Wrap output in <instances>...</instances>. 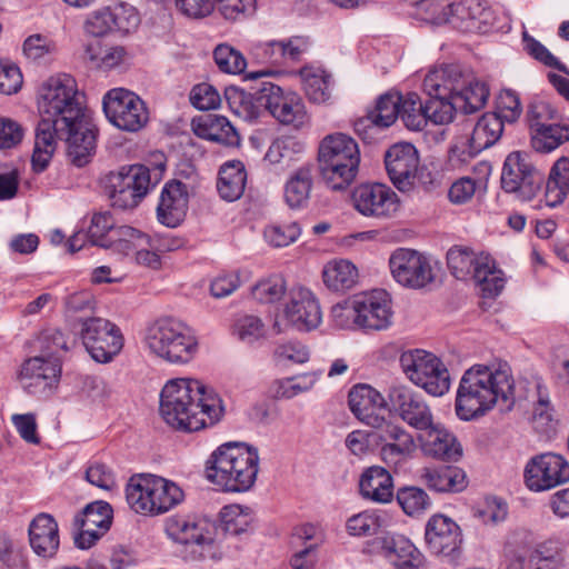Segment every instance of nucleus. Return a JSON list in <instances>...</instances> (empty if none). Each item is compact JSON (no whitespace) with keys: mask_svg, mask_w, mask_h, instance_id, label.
Here are the masks:
<instances>
[{"mask_svg":"<svg viewBox=\"0 0 569 569\" xmlns=\"http://www.w3.org/2000/svg\"><path fill=\"white\" fill-rule=\"evenodd\" d=\"M144 244H149V237L146 233L130 226H119L111 231L106 248L128 257Z\"/></svg>","mask_w":569,"mask_h":569,"instance_id":"42","label":"nucleus"},{"mask_svg":"<svg viewBox=\"0 0 569 569\" xmlns=\"http://www.w3.org/2000/svg\"><path fill=\"white\" fill-rule=\"evenodd\" d=\"M385 164L393 186L401 192L413 190L415 172L419 164L418 151L409 142L391 146L385 156Z\"/></svg>","mask_w":569,"mask_h":569,"instance_id":"20","label":"nucleus"},{"mask_svg":"<svg viewBox=\"0 0 569 569\" xmlns=\"http://www.w3.org/2000/svg\"><path fill=\"white\" fill-rule=\"evenodd\" d=\"M99 43H90L86 49L89 60L98 68L112 69L118 67L124 60V49L122 47L108 48L101 52H97Z\"/></svg>","mask_w":569,"mask_h":569,"instance_id":"58","label":"nucleus"},{"mask_svg":"<svg viewBox=\"0 0 569 569\" xmlns=\"http://www.w3.org/2000/svg\"><path fill=\"white\" fill-rule=\"evenodd\" d=\"M359 488L361 496L373 502L386 503L393 497L392 477L382 467L368 468L360 478Z\"/></svg>","mask_w":569,"mask_h":569,"instance_id":"33","label":"nucleus"},{"mask_svg":"<svg viewBox=\"0 0 569 569\" xmlns=\"http://www.w3.org/2000/svg\"><path fill=\"white\" fill-rule=\"evenodd\" d=\"M348 402L353 415L371 428L386 418L385 399L370 386L353 387L349 392Z\"/></svg>","mask_w":569,"mask_h":569,"instance_id":"29","label":"nucleus"},{"mask_svg":"<svg viewBox=\"0 0 569 569\" xmlns=\"http://www.w3.org/2000/svg\"><path fill=\"white\" fill-rule=\"evenodd\" d=\"M423 90L429 96L425 103L427 121L435 124L450 123L458 111L477 112L489 98L487 84L470 68L459 63L430 70L425 77Z\"/></svg>","mask_w":569,"mask_h":569,"instance_id":"1","label":"nucleus"},{"mask_svg":"<svg viewBox=\"0 0 569 569\" xmlns=\"http://www.w3.org/2000/svg\"><path fill=\"white\" fill-rule=\"evenodd\" d=\"M159 412L171 428L192 432L216 423L222 406L218 395L201 381L176 378L161 390Z\"/></svg>","mask_w":569,"mask_h":569,"instance_id":"3","label":"nucleus"},{"mask_svg":"<svg viewBox=\"0 0 569 569\" xmlns=\"http://www.w3.org/2000/svg\"><path fill=\"white\" fill-rule=\"evenodd\" d=\"M330 319L339 329H361L357 295L333 305Z\"/></svg>","mask_w":569,"mask_h":569,"instance_id":"49","label":"nucleus"},{"mask_svg":"<svg viewBox=\"0 0 569 569\" xmlns=\"http://www.w3.org/2000/svg\"><path fill=\"white\" fill-rule=\"evenodd\" d=\"M164 531L177 543L197 545L203 549L216 540V525L207 517L194 513L168 517L164 521Z\"/></svg>","mask_w":569,"mask_h":569,"instance_id":"16","label":"nucleus"},{"mask_svg":"<svg viewBox=\"0 0 569 569\" xmlns=\"http://www.w3.org/2000/svg\"><path fill=\"white\" fill-rule=\"evenodd\" d=\"M40 355L48 360H57L61 363V353L69 349L64 335L58 329H48L42 332Z\"/></svg>","mask_w":569,"mask_h":569,"instance_id":"59","label":"nucleus"},{"mask_svg":"<svg viewBox=\"0 0 569 569\" xmlns=\"http://www.w3.org/2000/svg\"><path fill=\"white\" fill-rule=\"evenodd\" d=\"M259 99L263 108L282 124L298 129L308 122L305 103L296 92L284 91L272 82H262Z\"/></svg>","mask_w":569,"mask_h":569,"instance_id":"14","label":"nucleus"},{"mask_svg":"<svg viewBox=\"0 0 569 569\" xmlns=\"http://www.w3.org/2000/svg\"><path fill=\"white\" fill-rule=\"evenodd\" d=\"M188 203V186L179 180L167 182L157 207L158 221L169 228L178 227L186 218Z\"/></svg>","mask_w":569,"mask_h":569,"instance_id":"28","label":"nucleus"},{"mask_svg":"<svg viewBox=\"0 0 569 569\" xmlns=\"http://www.w3.org/2000/svg\"><path fill=\"white\" fill-rule=\"evenodd\" d=\"M522 40L526 51L536 60L547 67L556 68L560 72L569 74L567 66L561 63L542 43L528 34L527 31L522 33Z\"/></svg>","mask_w":569,"mask_h":569,"instance_id":"61","label":"nucleus"},{"mask_svg":"<svg viewBox=\"0 0 569 569\" xmlns=\"http://www.w3.org/2000/svg\"><path fill=\"white\" fill-rule=\"evenodd\" d=\"M224 98L230 111L247 122L256 121L263 108L259 99V89L250 93L237 87H228L224 90Z\"/></svg>","mask_w":569,"mask_h":569,"instance_id":"36","label":"nucleus"},{"mask_svg":"<svg viewBox=\"0 0 569 569\" xmlns=\"http://www.w3.org/2000/svg\"><path fill=\"white\" fill-rule=\"evenodd\" d=\"M543 181L542 174L529 161L526 153L511 152L505 160L501 188L520 201L535 198Z\"/></svg>","mask_w":569,"mask_h":569,"instance_id":"13","label":"nucleus"},{"mask_svg":"<svg viewBox=\"0 0 569 569\" xmlns=\"http://www.w3.org/2000/svg\"><path fill=\"white\" fill-rule=\"evenodd\" d=\"M144 345L150 353L173 365L190 362L199 350L198 339L190 329L170 317L160 318L147 328Z\"/></svg>","mask_w":569,"mask_h":569,"instance_id":"7","label":"nucleus"},{"mask_svg":"<svg viewBox=\"0 0 569 569\" xmlns=\"http://www.w3.org/2000/svg\"><path fill=\"white\" fill-rule=\"evenodd\" d=\"M103 112L116 128L127 132H138L149 121L144 101L124 88L109 90L102 99Z\"/></svg>","mask_w":569,"mask_h":569,"instance_id":"12","label":"nucleus"},{"mask_svg":"<svg viewBox=\"0 0 569 569\" xmlns=\"http://www.w3.org/2000/svg\"><path fill=\"white\" fill-rule=\"evenodd\" d=\"M234 332L242 342L253 343L264 337L266 327L257 316L247 315L237 320Z\"/></svg>","mask_w":569,"mask_h":569,"instance_id":"63","label":"nucleus"},{"mask_svg":"<svg viewBox=\"0 0 569 569\" xmlns=\"http://www.w3.org/2000/svg\"><path fill=\"white\" fill-rule=\"evenodd\" d=\"M246 181L247 172L242 162H227L219 171L217 189L221 198L227 201H234L242 196Z\"/></svg>","mask_w":569,"mask_h":569,"instance_id":"38","label":"nucleus"},{"mask_svg":"<svg viewBox=\"0 0 569 569\" xmlns=\"http://www.w3.org/2000/svg\"><path fill=\"white\" fill-rule=\"evenodd\" d=\"M471 280L480 288L485 297H496L505 287L502 271L496 268L495 260L487 254H480Z\"/></svg>","mask_w":569,"mask_h":569,"instance_id":"41","label":"nucleus"},{"mask_svg":"<svg viewBox=\"0 0 569 569\" xmlns=\"http://www.w3.org/2000/svg\"><path fill=\"white\" fill-rule=\"evenodd\" d=\"M213 59L221 72L240 74L247 67L243 54L228 43H220L213 50Z\"/></svg>","mask_w":569,"mask_h":569,"instance_id":"50","label":"nucleus"},{"mask_svg":"<svg viewBox=\"0 0 569 569\" xmlns=\"http://www.w3.org/2000/svg\"><path fill=\"white\" fill-rule=\"evenodd\" d=\"M538 400L533 407L532 421L535 429L542 433H549L555 429L553 409L546 390L538 386Z\"/></svg>","mask_w":569,"mask_h":569,"instance_id":"56","label":"nucleus"},{"mask_svg":"<svg viewBox=\"0 0 569 569\" xmlns=\"http://www.w3.org/2000/svg\"><path fill=\"white\" fill-rule=\"evenodd\" d=\"M286 290L284 279L279 274H273L257 282L252 288V296L262 303H273L284 296Z\"/></svg>","mask_w":569,"mask_h":569,"instance_id":"53","label":"nucleus"},{"mask_svg":"<svg viewBox=\"0 0 569 569\" xmlns=\"http://www.w3.org/2000/svg\"><path fill=\"white\" fill-rule=\"evenodd\" d=\"M159 180L160 174L143 164L124 166L106 177V191L113 208L133 209Z\"/></svg>","mask_w":569,"mask_h":569,"instance_id":"9","label":"nucleus"},{"mask_svg":"<svg viewBox=\"0 0 569 569\" xmlns=\"http://www.w3.org/2000/svg\"><path fill=\"white\" fill-rule=\"evenodd\" d=\"M113 218L109 212H99L93 214L88 230V237L93 244L106 248L109 242V236L116 230Z\"/></svg>","mask_w":569,"mask_h":569,"instance_id":"62","label":"nucleus"},{"mask_svg":"<svg viewBox=\"0 0 569 569\" xmlns=\"http://www.w3.org/2000/svg\"><path fill=\"white\" fill-rule=\"evenodd\" d=\"M357 297L362 330L381 331L392 325L391 299L385 290H373Z\"/></svg>","mask_w":569,"mask_h":569,"instance_id":"26","label":"nucleus"},{"mask_svg":"<svg viewBox=\"0 0 569 569\" xmlns=\"http://www.w3.org/2000/svg\"><path fill=\"white\" fill-rule=\"evenodd\" d=\"M373 429L382 443L381 457L386 463L398 465L415 453L417 443L413 436L399 423L386 417Z\"/></svg>","mask_w":569,"mask_h":569,"instance_id":"21","label":"nucleus"},{"mask_svg":"<svg viewBox=\"0 0 569 569\" xmlns=\"http://www.w3.org/2000/svg\"><path fill=\"white\" fill-rule=\"evenodd\" d=\"M313 188L312 170L302 166L292 172L283 186V199L291 209H303L308 206Z\"/></svg>","mask_w":569,"mask_h":569,"instance_id":"34","label":"nucleus"},{"mask_svg":"<svg viewBox=\"0 0 569 569\" xmlns=\"http://www.w3.org/2000/svg\"><path fill=\"white\" fill-rule=\"evenodd\" d=\"M313 383L315 378L310 375L279 380L273 385V396L276 398L290 399L298 396L299 393L310 390Z\"/></svg>","mask_w":569,"mask_h":569,"instance_id":"60","label":"nucleus"},{"mask_svg":"<svg viewBox=\"0 0 569 569\" xmlns=\"http://www.w3.org/2000/svg\"><path fill=\"white\" fill-rule=\"evenodd\" d=\"M559 120L557 109L543 99H533L527 110V121L530 128V133L536 129H541Z\"/></svg>","mask_w":569,"mask_h":569,"instance_id":"52","label":"nucleus"},{"mask_svg":"<svg viewBox=\"0 0 569 569\" xmlns=\"http://www.w3.org/2000/svg\"><path fill=\"white\" fill-rule=\"evenodd\" d=\"M323 282L332 291H347L352 289L359 278L357 267L349 260H331L323 267Z\"/></svg>","mask_w":569,"mask_h":569,"instance_id":"37","label":"nucleus"},{"mask_svg":"<svg viewBox=\"0 0 569 569\" xmlns=\"http://www.w3.org/2000/svg\"><path fill=\"white\" fill-rule=\"evenodd\" d=\"M184 493L174 482L154 475H138L126 487V499L137 513L158 516L182 502Z\"/></svg>","mask_w":569,"mask_h":569,"instance_id":"8","label":"nucleus"},{"mask_svg":"<svg viewBox=\"0 0 569 569\" xmlns=\"http://www.w3.org/2000/svg\"><path fill=\"white\" fill-rule=\"evenodd\" d=\"M569 192V158L561 157L552 166L546 183L545 202L556 207L565 200Z\"/></svg>","mask_w":569,"mask_h":569,"instance_id":"39","label":"nucleus"},{"mask_svg":"<svg viewBox=\"0 0 569 569\" xmlns=\"http://www.w3.org/2000/svg\"><path fill=\"white\" fill-rule=\"evenodd\" d=\"M78 335L90 355L99 363L110 362L123 348V336L113 322L101 317L79 318Z\"/></svg>","mask_w":569,"mask_h":569,"instance_id":"11","label":"nucleus"},{"mask_svg":"<svg viewBox=\"0 0 569 569\" xmlns=\"http://www.w3.org/2000/svg\"><path fill=\"white\" fill-rule=\"evenodd\" d=\"M258 449L241 442L218 447L207 461V479L227 492H244L256 482Z\"/></svg>","mask_w":569,"mask_h":569,"instance_id":"5","label":"nucleus"},{"mask_svg":"<svg viewBox=\"0 0 569 569\" xmlns=\"http://www.w3.org/2000/svg\"><path fill=\"white\" fill-rule=\"evenodd\" d=\"M381 527V517L373 511H362L348 518L347 532L353 537H369L378 532Z\"/></svg>","mask_w":569,"mask_h":569,"instance_id":"54","label":"nucleus"},{"mask_svg":"<svg viewBox=\"0 0 569 569\" xmlns=\"http://www.w3.org/2000/svg\"><path fill=\"white\" fill-rule=\"evenodd\" d=\"M421 451L431 458L442 461H458L462 456V447L452 432L441 423L432 421L418 436Z\"/></svg>","mask_w":569,"mask_h":569,"instance_id":"27","label":"nucleus"},{"mask_svg":"<svg viewBox=\"0 0 569 569\" xmlns=\"http://www.w3.org/2000/svg\"><path fill=\"white\" fill-rule=\"evenodd\" d=\"M58 140L66 141L67 154L77 167L87 164L96 148V132L84 114L59 127Z\"/></svg>","mask_w":569,"mask_h":569,"instance_id":"19","label":"nucleus"},{"mask_svg":"<svg viewBox=\"0 0 569 569\" xmlns=\"http://www.w3.org/2000/svg\"><path fill=\"white\" fill-rule=\"evenodd\" d=\"M282 318L299 331H310L321 323L322 313L313 293L306 288H297L290 291Z\"/></svg>","mask_w":569,"mask_h":569,"instance_id":"22","label":"nucleus"},{"mask_svg":"<svg viewBox=\"0 0 569 569\" xmlns=\"http://www.w3.org/2000/svg\"><path fill=\"white\" fill-rule=\"evenodd\" d=\"M112 509L108 502L96 501L88 505L73 519V527H87L89 529H100V532H107L111 526Z\"/></svg>","mask_w":569,"mask_h":569,"instance_id":"46","label":"nucleus"},{"mask_svg":"<svg viewBox=\"0 0 569 569\" xmlns=\"http://www.w3.org/2000/svg\"><path fill=\"white\" fill-rule=\"evenodd\" d=\"M397 500L402 510L409 516L419 515L430 506L427 492L418 487H405L399 489Z\"/></svg>","mask_w":569,"mask_h":569,"instance_id":"55","label":"nucleus"},{"mask_svg":"<svg viewBox=\"0 0 569 569\" xmlns=\"http://www.w3.org/2000/svg\"><path fill=\"white\" fill-rule=\"evenodd\" d=\"M60 375L61 363L59 361L48 360L39 355L24 361L19 380L28 392L46 393L58 383Z\"/></svg>","mask_w":569,"mask_h":569,"instance_id":"25","label":"nucleus"},{"mask_svg":"<svg viewBox=\"0 0 569 569\" xmlns=\"http://www.w3.org/2000/svg\"><path fill=\"white\" fill-rule=\"evenodd\" d=\"M400 118L409 130L420 131L427 124L425 104L417 93L410 92L403 96Z\"/></svg>","mask_w":569,"mask_h":569,"instance_id":"51","label":"nucleus"},{"mask_svg":"<svg viewBox=\"0 0 569 569\" xmlns=\"http://www.w3.org/2000/svg\"><path fill=\"white\" fill-rule=\"evenodd\" d=\"M392 278L401 286L421 289L435 280L429 260L420 252L399 248L389 258Z\"/></svg>","mask_w":569,"mask_h":569,"instance_id":"15","label":"nucleus"},{"mask_svg":"<svg viewBox=\"0 0 569 569\" xmlns=\"http://www.w3.org/2000/svg\"><path fill=\"white\" fill-rule=\"evenodd\" d=\"M569 481V463L559 455L542 453L525 468V482L531 491H543Z\"/></svg>","mask_w":569,"mask_h":569,"instance_id":"18","label":"nucleus"},{"mask_svg":"<svg viewBox=\"0 0 569 569\" xmlns=\"http://www.w3.org/2000/svg\"><path fill=\"white\" fill-rule=\"evenodd\" d=\"M356 210L365 217L392 218L400 208L397 193L382 183H362L352 191Z\"/></svg>","mask_w":569,"mask_h":569,"instance_id":"17","label":"nucleus"},{"mask_svg":"<svg viewBox=\"0 0 569 569\" xmlns=\"http://www.w3.org/2000/svg\"><path fill=\"white\" fill-rule=\"evenodd\" d=\"M503 119L497 113H486L476 123L470 137V147L475 151L493 146L503 132Z\"/></svg>","mask_w":569,"mask_h":569,"instance_id":"40","label":"nucleus"},{"mask_svg":"<svg viewBox=\"0 0 569 569\" xmlns=\"http://www.w3.org/2000/svg\"><path fill=\"white\" fill-rule=\"evenodd\" d=\"M382 549L398 569H420L423 565L422 553L402 535L386 536Z\"/></svg>","mask_w":569,"mask_h":569,"instance_id":"32","label":"nucleus"},{"mask_svg":"<svg viewBox=\"0 0 569 569\" xmlns=\"http://www.w3.org/2000/svg\"><path fill=\"white\" fill-rule=\"evenodd\" d=\"M480 254L462 247H453L447 253V262L451 273L459 280L472 279Z\"/></svg>","mask_w":569,"mask_h":569,"instance_id":"47","label":"nucleus"},{"mask_svg":"<svg viewBox=\"0 0 569 569\" xmlns=\"http://www.w3.org/2000/svg\"><path fill=\"white\" fill-rule=\"evenodd\" d=\"M420 478L429 489L437 492H458L466 487L465 473L456 467H426Z\"/></svg>","mask_w":569,"mask_h":569,"instance_id":"35","label":"nucleus"},{"mask_svg":"<svg viewBox=\"0 0 569 569\" xmlns=\"http://www.w3.org/2000/svg\"><path fill=\"white\" fill-rule=\"evenodd\" d=\"M403 96L399 93H386L381 96L369 117L376 126L389 127L400 117Z\"/></svg>","mask_w":569,"mask_h":569,"instance_id":"48","label":"nucleus"},{"mask_svg":"<svg viewBox=\"0 0 569 569\" xmlns=\"http://www.w3.org/2000/svg\"><path fill=\"white\" fill-rule=\"evenodd\" d=\"M513 379L507 362L475 365L460 379L455 409L459 419L470 421L485 416L500 401L510 408Z\"/></svg>","mask_w":569,"mask_h":569,"instance_id":"4","label":"nucleus"},{"mask_svg":"<svg viewBox=\"0 0 569 569\" xmlns=\"http://www.w3.org/2000/svg\"><path fill=\"white\" fill-rule=\"evenodd\" d=\"M30 547L42 558H52L59 550L60 536L57 520L47 512L38 513L28 528Z\"/></svg>","mask_w":569,"mask_h":569,"instance_id":"30","label":"nucleus"},{"mask_svg":"<svg viewBox=\"0 0 569 569\" xmlns=\"http://www.w3.org/2000/svg\"><path fill=\"white\" fill-rule=\"evenodd\" d=\"M253 521L252 512L249 508L240 505H229L220 511V523L216 527L224 535L239 536L250 528Z\"/></svg>","mask_w":569,"mask_h":569,"instance_id":"44","label":"nucleus"},{"mask_svg":"<svg viewBox=\"0 0 569 569\" xmlns=\"http://www.w3.org/2000/svg\"><path fill=\"white\" fill-rule=\"evenodd\" d=\"M389 400L393 410L411 428L419 431L433 421V415L421 395L405 386H395L389 390Z\"/></svg>","mask_w":569,"mask_h":569,"instance_id":"23","label":"nucleus"},{"mask_svg":"<svg viewBox=\"0 0 569 569\" xmlns=\"http://www.w3.org/2000/svg\"><path fill=\"white\" fill-rule=\"evenodd\" d=\"M303 89L316 103L326 102L330 97V76L321 68L305 67L300 70Z\"/></svg>","mask_w":569,"mask_h":569,"instance_id":"45","label":"nucleus"},{"mask_svg":"<svg viewBox=\"0 0 569 569\" xmlns=\"http://www.w3.org/2000/svg\"><path fill=\"white\" fill-rule=\"evenodd\" d=\"M425 539L432 553L452 557L460 548L462 535L453 519L442 513H436L426 523Z\"/></svg>","mask_w":569,"mask_h":569,"instance_id":"24","label":"nucleus"},{"mask_svg":"<svg viewBox=\"0 0 569 569\" xmlns=\"http://www.w3.org/2000/svg\"><path fill=\"white\" fill-rule=\"evenodd\" d=\"M569 141V123L553 122L531 133L532 148L541 153H548Z\"/></svg>","mask_w":569,"mask_h":569,"instance_id":"43","label":"nucleus"},{"mask_svg":"<svg viewBox=\"0 0 569 569\" xmlns=\"http://www.w3.org/2000/svg\"><path fill=\"white\" fill-rule=\"evenodd\" d=\"M193 133L212 142L223 146H237L239 143V136L230 123V121L218 114H204L198 117L191 122Z\"/></svg>","mask_w":569,"mask_h":569,"instance_id":"31","label":"nucleus"},{"mask_svg":"<svg viewBox=\"0 0 569 569\" xmlns=\"http://www.w3.org/2000/svg\"><path fill=\"white\" fill-rule=\"evenodd\" d=\"M303 150V144L291 137L276 139L264 156V159L271 164H278L286 160H291L296 153Z\"/></svg>","mask_w":569,"mask_h":569,"instance_id":"57","label":"nucleus"},{"mask_svg":"<svg viewBox=\"0 0 569 569\" xmlns=\"http://www.w3.org/2000/svg\"><path fill=\"white\" fill-rule=\"evenodd\" d=\"M191 104L199 110L216 109L221 103V97L218 90L209 83H199L190 92Z\"/></svg>","mask_w":569,"mask_h":569,"instance_id":"64","label":"nucleus"},{"mask_svg":"<svg viewBox=\"0 0 569 569\" xmlns=\"http://www.w3.org/2000/svg\"><path fill=\"white\" fill-rule=\"evenodd\" d=\"M401 368L407 378L432 396H442L450 388L447 368L431 352L412 349L400 356Z\"/></svg>","mask_w":569,"mask_h":569,"instance_id":"10","label":"nucleus"},{"mask_svg":"<svg viewBox=\"0 0 569 569\" xmlns=\"http://www.w3.org/2000/svg\"><path fill=\"white\" fill-rule=\"evenodd\" d=\"M40 121L36 129L32 167L43 171L57 147V129L83 116L76 80L69 74L49 78L39 90Z\"/></svg>","mask_w":569,"mask_h":569,"instance_id":"2","label":"nucleus"},{"mask_svg":"<svg viewBox=\"0 0 569 569\" xmlns=\"http://www.w3.org/2000/svg\"><path fill=\"white\" fill-rule=\"evenodd\" d=\"M317 160L319 172L327 187L335 191L345 190L358 174L360 164L358 143L342 132L327 134L319 143Z\"/></svg>","mask_w":569,"mask_h":569,"instance_id":"6","label":"nucleus"}]
</instances>
